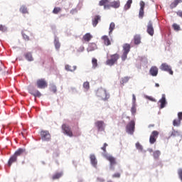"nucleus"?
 <instances>
[{"instance_id":"5","label":"nucleus","mask_w":182,"mask_h":182,"mask_svg":"<svg viewBox=\"0 0 182 182\" xmlns=\"http://www.w3.org/2000/svg\"><path fill=\"white\" fill-rule=\"evenodd\" d=\"M135 126L136 122H134V120L129 122L126 127L127 133H129V134H133L134 133Z\"/></svg>"},{"instance_id":"21","label":"nucleus","mask_w":182,"mask_h":182,"mask_svg":"<svg viewBox=\"0 0 182 182\" xmlns=\"http://www.w3.org/2000/svg\"><path fill=\"white\" fill-rule=\"evenodd\" d=\"M101 39L103 41L104 44L106 46H109V45H112V43L110 42V39H109V37L107 36H103Z\"/></svg>"},{"instance_id":"24","label":"nucleus","mask_w":182,"mask_h":182,"mask_svg":"<svg viewBox=\"0 0 182 182\" xmlns=\"http://www.w3.org/2000/svg\"><path fill=\"white\" fill-rule=\"evenodd\" d=\"M134 42L135 45H140V43H141V37L140 35L136 34L134 36Z\"/></svg>"},{"instance_id":"55","label":"nucleus","mask_w":182,"mask_h":182,"mask_svg":"<svg viewBox=\"0 0 182 182\" xmlns=\"http://www.w3.org/2000/svg\"><path fill=\"white\" fill-rule=\"evenodd\" d=\"M97 181L98 182H105V179L104 178H97Z\"/></svg>"},{"instance_id":"15","label":"nucleus","mask_w":182,"mask_h":182,"mask_svg":"<svg viewBox=\"0 0 182 182\" xmlns=\"http://www.w3.org/2000/svg\"><path fill=\"white\" fill-rule=\"evenodd\" d=\"M95 126L97 127L99 132H103L105 130V122L103 121L96 122Z\"/></svg>"},{"instance_id":"9","label":"nucleus","mask_w":182,"mask_h":182,"mask_svg":"<svg viewBox=\"0 0 182 182\" xmlns=\"http://www.w3.org/2000/svg\"><path fill=\"white\" fill-rule=\"evenodd\" d=\"M146 32L150 36L154 35V27L153 26V21H149L146 26Z\"/></svg>"},{"instance_id":"29","label":"nucleus","mask_w":182,"mask_h":182,"mask_svg":"<svg viewBox=\"0 0 182 182\" xmlns=\"http://www.w3.org/2000/svg\"><path fill=\"white\" fill-rule=\"evenodd\" d=\"M63 176V172L55 173L53 176L52 179L53 180H58V179L60 178V177H62Z\"/></svg>"},{"instance_id":"36","label":"nucleus","mask_w":182,"mask_h":182,"mask_svg":"<svg viewBox=\"0 0 182 182\" xmlns=\"http://www.w3.org/2000/svg\"><path fill=\"white\" fill-rule=\"evenodd\" d=\"M172 28L174 31H176V32H178V31H181V28H180V25L177 24V23H173L172 25Z\"/></svg>"},{"instance_id":"6","label":"nucleus","mask_w":182,"mask_h":182,"mask_svg":"<svg viewBox=\"0 0 182 182\" xmlns=\"http://www.w3.org/2000/svg\"><path fill=\"white\" fill-rule=\"evenodd\" d=\"M161 70H163L164 72H167L169 73V75H173L174 72H173V70L171 69V66L168 65L167 63H162L160 66Z\"/></svg>"},{"instance_id":"35","label":"nucleus","mask_w":182,"mask_h":182,"mask_svg":"<svg viewBox=\"0 0 182 182\" xmlns=\"http://www.w3.org/2000/svg\"><path fill=\"white\" fill-rule=\"evenodd\" d=\"M114 28H116V24H114V23H111L109 25V35H112V32H113V31H114Z\"/></svg>"},{"instance_id":"25","label":"nucleus","mask_w":182,"mask_h":182,"mask_svg":"<svg viewBox=\"0 0 182 182\" xmlns=\"http://www.w3.org/2000/svg\"><path fill=\"white\" fill-rule=\"evenodd\" d=\"M65 69L68 72H75V70H76V69H77V67H76V65H74V66L72 67L70 65H65Z\"/></svg>"},{"instance_id":"13","label":"nucleus","mask_w":182,"mask_h":182,"mask_svg":"<svg viewBox=\"0 0 182 182\" xmlns=\"http://www.w3.org/2000/svg\"><path fill=\"white\" fill-rule=\"evenodd\" d=\"M158 103H160L159 108L160 109H164L166 107V105H167V101L166 100V95L163 94L161 100L158 102Z\"/></svg>"},{"instance_id":"53","label":"nucleus","mask_w":182,"mask_h":182,"mask_svg":"<svg viewBox=\"0 0 182 182\" xmlns=\"http://www.w3.org/2000/svg\"><path fill=\"white\" fill-rule=\"evenodd\" d=\"M146 99H148L149 100H151V102H156V99L151 97H146Z\"/></svg>"},{"instance_id":"40","label":"nucleus","mask_w":182,"mask_h":182,"mask_svg":"<svg viewBox=\"0 0 182 182\" xmlns=\"http://www.w3.org/2000/svg\"><path fill=\"white\" fill-rule=\"evenodd\" d=\"M83 87L86 90H89V89H90V84L89 83V82H85L83 83Z\"/></svg>"},{"instance_id":"49","label":"nucleus","mask_w":182,"mask_h":182,"mask_svg":"<svg viewBox=\"0 0 182 182\" xmlns=\"http://www.w3.org/2000/svg\"><path fill=\"white\" fill-rule=\"evenodd\" d=\"M121 174L120 173L117 172L112 175V178H120Z\"/></svg>"},{"instance_id":"52","label":"nucleus","mask_w":182,"mask_h":182,"mask_svg":"<svg viewBox=\"0 0 182 182\" xmlns=\"http://www.w3.org/2000/svg\"><path fill=\"white\" fill-rule=\"evenodd\" d=\"M83 50H85V47L83 46H80L78 49H77V52H83Z\"/></svg>"},{"instance_id":"47","label":"nucleus","mask_w":182,"mask_h":182,"mask_svg":"<svg viewBox=\"0 0 182 182\" xmlns=\"http://www.w3.org/2000/svg\"><path fill=\"white\" fill-rule=\"evenodd\" d=\"M136 106L135 105H133L131 108V113L133 116H134V114H136Z\"/></svg>"},{"instance_id":"42","label":"nucleus","mask_w":182,"mask_h":182,"mask_svg":"<svg viewBox=\"0 0 182 182\" xmlns=\"http://www.w3.org/2000/svg\"><path fill=\"white\" fill-rule=\"evenodd\" d=\"M107 146H108L107 143H105L103 146L101 147V149H102V151H103L102 154L104 156H105V154H106L107 153L106 147H107Z\"/></svg>"},{"instance_id":"56","label":"nucleus","mask_w":182,"mask_h":182,"mask_svg":"<svg viewBox=\"0 0 182 182\" xmlns=\"http://www.w3.org/2000/svg\"><path fill=\"white\" fill-rule=\"evenodd\" d=\"M176 14L178 16H180L181 18H182V11H178Z\"/></svg>"},{"instance_id":"60","label":"nucleus","mask_w":182,"mask_h":182,"mask_svg":"<svg viewBox=\"0 0 182 182\" xmlns=\"http://www.w3.org/2000/svg\"><path fill=\"white\" fill-rule=\"evenodd\" d=\"M107 182H112V181H108Z\"/></svg>"},{"instance_id":"46","label":"nucleus","mask_w":182,"mask_h":182,"mask_svg":"<svg viewBox=\"0 0 182 182\" xmlns=\"http://www.w3.org/2000/svg\"><path fill=\"white\" fill-rule=\"evenodd\" d=\"M136 147L137 150H140L141 151H143V146H141V144H140L139 142L136 143Z\"/></svg>"},{"instance_id":"23","label":"nucleus","mask_w":182,"mask_h":182,"mask_svg":"<svg viewBox=\"0 0 182 182\" xmlns=\"http://www.w3.org/2000/svg\"><path fill=\"white\" fill-rule=\"evenodd\" d=\"M28 35H32V33H31V31H28L27 30H24L23 32H22V36H23V38L25 41H29V36Z\"/></svg>"},{"instance_id":"3","label":"nucleus","mask_w":182,"mask_h":182,"mask_svg":"<svg viewBox=\"0 0 182 182\" xmlns=\"http://www.w3.org/2000/svg\"><path fill=\"white\" fill-rule=\"evenodd\" d=\"M104 157H105V159H107V160H108V161H109V168L111 170H114V166H116V164H117V161H116V158L108 155V154H105Z\"/></svg>"},{"instance_id":"50","label":"nucleus","mask_w":182,"mask_h":182,"mask_svg":"<svg viewBox=\"0 0 182 182\" xmlns=\"http://www.w3.org/2000/svg\"><path fill=\"white\" fill-rule=\"evenodd\" d=\"M127 55H129V53H123V54L122 55V60H125L126 59H127Z\"/></svg>"},{"instance_id":"19","label":"nucleus","mask_w":182,"mask_h":182,"mask_svg":"<svg viewBox=\"0 0 182 182\" xmlns=\"http://www.w3.org/2000/svg\"><path fill=\"white\" fill-rule=\"evenodd\" d=\"M93 38V36L90 34V33H87L85 35L82 37V41L85 42H90L92 41V38Z\"/></svg>"},{"instance_id":"8","label":"nucleus","mask_w":182,"mask_h":182,"mask_svg":"<svg viewBox=\"0 0 182 182\" xmlns=\"http://www.w3.org/2000/svg\"><path fill=\"white\" fill-rule=\"evenodd\" d=\"M159 134H160L159 131H153L151 132L150 137H149V143L151 144H154V142L156 141V140H157V137H159Z\"/></svg>"},{"instance_id":"22","label":"nucleus","mask_w":182,"mask_h":182,"mask_svg":"<svg viewBox=\"0 0 182 182\" xmlns=\"http://www.w3.org/2000/svg\"><path fill=\"white\" fill-rule=\"evenodd\" d=\"M91 164L94 166L96 167L97 166V159H96V156L95 154H91L90 156Z\"/></svg>"},{"instance_id":"58","label":"nucleus","mask_w":182,"mask_h":182,"mask_svg":"<svg viewBox=\"0 0 182 182\" xmlns=\"http://www.w3.org/2000/svg\"><path fill=\"white\" fill-rule=\"evenodd\" d=\"M155 86H156V87H160V85H159V83H156V84H155Z\"/></svg>"},{"instance_id":"57","label":"nucleus","mask_w":182,"mask_h":182,"mask_svg":"<svg viewBox=\"0 0 182 182\" xmlns=\"http://www.w3.org/2000/svg\"><path fill=\"white\" fill-rule=\"evenodd\" d=\"M132 100L133 102H136V95L134 94L132 95Z\"/></svg>"},{"instance_id":"33","label":"nucleus","mask_w":182,"mask_h":182,"mask_svg":"<svg viewBox=\"0 0 182 182\" xmlns=\"http://www.w3.org/2000/svg\"><path fill=\"white\" fill-rule=\"evenodd\" d=\"M129 80H130V77H124L121 79L120 83H121V85H123V86H124V83H127V82H129Z\"/></svg>"},{"instance_id":"20","label":"nucleus","mask_w":182,"mask_h":182,"mask_svg":"<svg viewBox=\"0 0 182 182\" xmlns=\"http://www.w3.org/2000/svg\"><path fill=\"white\" fill-rule=\"evenodd\" d=\"M169 137H182V136L180 132L173 129Z\"/></svg>"},{"instance_id":"27","label":"nucleus","mask_w":182,"mask_h":182,"mask_svg":"<svg viewBox=\"0 0 182 182\" xmlns=\"http://www.w3.org/2000/svg\"><path fill=\"white\" fill-rule=\"evenodd\" d=\"M24 56H25L26 60H28V62H33V57L32 56V53H26L24 54Z\"/></svg>"},{"instance_id":"18","label":"nucleus","mask_w":182,"mask_h":182,"mask_svg":"<svg viewBox=\"0 0 182 182\" xmlns=\"http://www.w3.org/2000/svg\"><path fill=\"white\" fill-rule=\"evenodd\" d=\"M97 49V46L95 43H90L88 45V48H87V52H93V50H96Z\"/></svg>"},{"instance_id":"48","label":"nucleus","mask_w":182,"mask_h":182,"mask_svg":"<svg viewBox=\"0 0 182 182\" xmlns=\"http://www.w3.org/2000/svg\"><path fill=\"white\" fill-rule=\"evenodd\" d=\"M181 122V121L180 119H174L173 122V126H180Z\"/></svg>"},{"instance_id":"26","label":"nucleus","mask_w":182,"mask_h":182,"mask_svg":"<svg viewBox=\"0 0 182 182\" xmlns=\"http://www.w3.org/2000/svg\"><path fill=\"white\" fill-rule=\"evenodd\" d=\"M99 21H100V16H95L92 19V25L94 28H95V26H97V24L99 23Z\"/></svg>"},{"instance_id":"44","label":"nucleus","mask_w":182,"mask_h":182,"mask_svg":"<svg viewBox=\"0 0 182 182\" xmlns=\"http://www.w3.org/2000/svg\"><path fill=\"white\" fill-rule=\"evenodd\" d=\"M6 31H8V28H6V26L0 24V32H6Z\"/></svg>"},{"instance_id":"28","label":"nucleus","mask_w":182,"mask_h":182,"mask_svg":"<svg viewBox=\"0 0 182 182\" xmlns=\"http://www.w3.org/2000/svg\"><path fill=\"white\" fill-rule=\"evenodd\" d=\"M109 2H110V0H101L99 3L100 6H104V9H105V6H109Z\"/></svg>"},{"instance_id":"30","label":"nucleus","mask_w":182,"mask_h":182,"mask_svg":"<svg viewBox=\"0 0 182 182\" xmlns=\"http://www.w3.org/2000/svg\"><path fill=\"white\" fill-rule=\"evenodd\" d=\"M181 2H182V0H174V1L171 4L170 8L171 9L176 8V6H177Z\"/></svg>"},{"instance_id":"45","label":"nucleus","mask_w":182,"mask_h":182,"mask_svg":"<svg viewBox=\"0 0 182 182\" xmlns=\"http://www.w3.org/2000/svg\"><path fill=\"white\" fill-rule=\"evenodd\" d=\"M139 18H143L144 16V9H139Z\"/></svg>"},{"instance_id":"14","label":"nucleus","mask_w":182,"mask_h":182,"mask_svg":"<svg viewBox=\"0 0 182 182\" xmlns=\"http://www.w3.org/2000/svg\"><path fill=\"white\" fill-rule=\"evenodd\" d=\"M149 75L156 77L159 75V68L156 66H152L149 70Z\"/></svg>"},{"instance_id":"1","label":"nucleus","mask_w":182,"mask_h":182,"mask_svg":"<svg viewBox=\"0 0 182 182\" xmlns=\"http://www.w3.org/2000/svg\"><path fill=\"white\" fill-rule=\"evenodd\" d=\"M120 59V55L117 53L110 55V58L106 61V65L108 66H113L115 63H117V60Z\"/></svg>"},{"instance_id":"59","label":"nucleus","mask_w":182,"mask_h":182,"mask_svg":"<svg viewBox=\"0 0 182 182\" xmlns=\"http://www.w3.org/2000/svg\"><path fill=\"white\" fill-rule=\"evenodd\" d=\"M149 127H154V124H149Z\"/></svg>"},{"instance_id":"62","label":"nucleus","mask_w":182,"mask_h":182,"mask_svg":"<svg viewBox=\"0 0 182 182\" xmlns=\"http://www.w3.org/2000/svg\"><path fill=\"white\" fill-rule=\"evenodd\" d=\"M153 151V150L152 149H151V151Z\"/></svg>"},{"instance_id":"10","label":"nucleus","mask_w":182,"mask_h":182,"mask_svg":"<svg viewBox=\"0 0 182 182\" xmlns=\"http://www.w3.org/2000/svg\"><path fill=\"white\" fill-rule=\"evenodd\" d=\"M41 140L43 141H49L50 140V134L48 131H41Z\"/></svg>"},{"instance_id":"38","label":"nucleus","mask_w":182,"mask_h":182,"mask_svg":"<svg viewBox=\"0 0 182 182\" xmlns=\"http://www.w3.org/2000/svg\"><path fill=\"white\" fill-rule=\"evenodd\" d=\"M92 64L93 69H96L97 67V59L93 58L92 59Z\"/></svg>"},{"instance_id":"11","label":"nucleus","mask_w":182,"mask_h":182,"mask_svg":"<svg viewBox=\"0 0 182 182\" xmlns=\"http://www.w3.org/2000/svg\"><path fill=\"white\" fill-rule=\"evenodd\" d=\"M110 8H120V1H114L109 4V6H105V9H110Z\"/></svg>"},{"instance_id":"16","label":"nucleus","mask_w":182,"mask_h":182,"mask_svg":"<svg viewBox=\"0 0 182 182\" xmlns=\"http://www.w3.org/2000/svg\"><path fill=\"white\" fill-rule=\"evenodd\" d=\"M16 161H18V157L16 156V155L14 154L9 159V161H8L9 167H11V166H12V164H14V163H16Z\"/></svg>"},{"instance_id":"12","label":"nucleus","mask_w":182,"mask_h":182,"mask_svg":"<svg viewBox=\"0 0 182 182\" xmlns=\"http://www.w3.org/2000/svg\"><path fill=\"white\" fill-rule=\"evenodd\" d=\"M28 92L30 95H32L34 97H41L42 96L41 92L36 89L29 88Z\"/></svg>"},{"instance_id":"34","label":"nucleus","mask_w":182,"mask_h":182,"mask_svg":"<svg viewBox=\"0 0 182 182\" xmlns=\"http://www.w3.org/2000/svg\"><path fill=\"white\" fill-rule=\"evenodd\" d=\"M20 12H21V14H28V8L26 7V6H21L20 7Z\"/></svg>"},{"instance_id":"41","label":"nucleus","mask_w":182,"mask_h":182,"mask_svg":"<svg viewBox=\"0 0 182 182\" xmlns=\"http://www.w3.org/2000/svg\"><path fill=\"white\" fill-rule=\"evenodd\" d=\"M62 11V9L60 7H55L54 9L53 10V14H55L57 15V14H59Z\"/></svg>"},{"instance_id":"17","label":"nucleus","mask_w":182,"mask_h":182,"mask_svg":"<svg viewBox=\"0 0 182 182\" xmlns=\"http://www.w3.org/2000/svg\"><path fill=\"white\" fill-rule=\"evenodd\" d=\"M23 154H26V150L25 149H22V148H19L14 153V155H16V156H17V157H19V156H23Z\"/></svg>"},{"instance_id":"43","label":"nucleus","mask_w":182,"mask_h":182,"mask_svg":"<svg viewBox=\"0 0 182 182\" xmlns=\"http://www.w3.org/2000/svg\"><path fill=\"white\" fill-rule=\"evenodd\" d=\"M50 90L53 93H56V92L58 91L56 86L55 85H51L50 86Z\"/></svg>"},{"instance_id":"31","label":"nucleus","mask_w":182,"mask_h":182,"mask_svg":"<svg viewBox=\"0 0 182 182\" xmlns=\"http://www.w3.org/2000/svg\"><path fill=\"white\" fill-rule=\"evenodd\" d=\"M130 44H124L123 46V50L124 53H129L130 52Z\"/></svg>"},{"instance_id":"54","label":"nucleus","mask_w":182,"mask_h":182,"mask_svg":"<svg viewBox=\"0 0 182 182\" xmlns=\"http://www.w3.org/2000/svg\"><path fill=\"white\" fill-rule=\"evenodd\" d=\"M178 119L181 122V120H182V112H179L178 114Z\"/></svg>"},{"instance_id":"7","label":"nucleus","mask_w":182,"mask_h":182,"mask_svg":"<svg viewBox=\"0 0 182 182\" xmlns=\"http://www.w3.org/2000/svg\"><path fill=\"white\" fill-rule=\"evenodd\" d=\"M62 129L63 130L64 134H67L69 137H73V132H72V129L68 125L63 124Z\"/></svg>"},{"instance_id":"51","label":"nucleus","mask_w":182,"mask_h":182,"mask_svg":"<svg viewBox=\"0 0 182 182\" xmlns=\"http://www.w3.org/2000/svg\"><path fill=\"white\" fill-rule=\"evenodd\" d=\"M140 9H144V6H146V4L144 3V1L140 2Z\"/></svg>"},{"instance_id":"39","label":"nucleus","mask_w":182,"mask_h":182,"mask_svg":"<svg viewBox=\"0 0 182 182\" xmlns=\"http://www.w3.org/2000/svg\"><path fill=\"white\" fill-rule=\"evenodd\" d=\"M161 154V152L157 150L154 152L153 156L154 159H159Z\"/></svg>"},{"instance_id":"2","label":"nucleus","mask_w":182,"mask_h":182,"mask_svg":"<svg viewBox=\"0 0 182 182\" xmlns=\"http://www.w3.org/2000/svg\"><path fill=\"white\" fill-rule=\"evenodd\" d=\"M96 96L98 97H101L102 100H107V99L109 97V95H107V92L106 90L103 88H99L96 92Z\"/></svg>"},{"instance_id":"32","label":"nucleus","mask_w":182,"mask_h":182,"mask_svg":"<svg viewBox=\"0 0 182 182\" xmlns=\"http://www.w3.org/2000/svg\"><path fill=\"white\" fill-rule=\"evenodd\" d=\"M132 4H133V0H128L127 4L124 5V10L127 11L128 9H130Z\"/></svg>"},{"instance_id":"4","label":"nucleus","mask_w":182,"mask_h":182,"mask_svg":"<svg viewBox=\"0 0 182 182\" xmlns=\"http://www.w3.org/2000/svg\"><path fill=\"white\" fill-rule=\"evenodd\" d=\"M36 85L38 89H46L48 87V81L45 78H41L37 80Z\"/></svg>"},{"instance_id":"61","label":"nucleus","mask_w":182,"mask_h":182,"mask_svg":"<svg viewBox=\"0 0 182 182\" xmlns=\"http://www.w3.org/2000/svg\"><path fill=\"white\" fill-rule=\"evenodd\" d=\"M1 70H2V69L0 68V72H1Z\"/></svg>"},{"instance_id":"37","label":"nucleus","mask_w":182,"mask_h":182,"mask_svg":"<svg viewBox=\"0 0 182 182\" xmlns=\"http://www.w3.org/2000/svg\"><path fill=\"white\" fill-rule=\"evenodd\" d=\"M54 45L55 49H57V50H59V49L60 48V43H59V40L55 39Z\"/></svg>"}]
</instances>
